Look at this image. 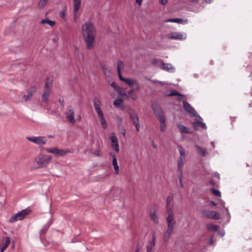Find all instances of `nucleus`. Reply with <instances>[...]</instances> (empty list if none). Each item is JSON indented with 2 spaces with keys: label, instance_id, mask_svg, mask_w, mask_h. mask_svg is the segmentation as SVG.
<instances>
[{
  "label": "nucleus",
  "instance_id": "1",
  "mask_svg": "<svg viewBox=\"0 0 252 252\" xmlns=\"http://www.w3.org/2000/svg\"><path fill=\"white\" fill-rule=\"evenodd\" d=\"M81 32L88 49L94 48L96 35V28L94 23L88 21L81 27Z\"/></svg>",
  "mask_w": 252,
  "mask_h": 252
},
{
  "label": "nucleus",
  "instance_id": "2",
  "mask_svg": "<svg viewBox=\"0 0 252 252\" xmlns=\"http://www.w3.org/2000/svg\"><path fill=\"white\" fill-rule=\"evenodd\" d=\"M168 214L167 218V228L164 233L163 240L164 241H167L171 235L172 234L174 229L175 221L174 220V216L171 208H168L167 210Z\"/></svg>",
  "mask_w": 252,
  "mask_h": 252
},
{
  "label": "nucleus",
  "instance_id": "3",
  "mask_svg": "<svg viewBox=\"0 0 252 252\" xmlns=\"http://www.w3.org/2000/svg\"><path fill=\"white\" fill-rule=\"evenodd\" d=\"M51 156L40 154L34 158V162L37 166L36 168H40L46 167L52 160Z\"/></svg>",
  "mask_w": 252,
  "mask_h": 252
},
{
  "label": "nucleus",
  "instance_id": "4",
  "mask_svg": "<svg viewBox=\"0 0 252 252\" xmlns=\"http://www.w3.org/2000/svg\"><path fill=\"white\" fill-rule=\"evenodd\" d=\"M94 102L95 110L97 114L100 124L103 128L106 129L107 125L103 113L100 108V102L98 99L95 98Z\"/></svg>",
  "mask_w": 252,
  "mask_h": 252
},
{
  "label": "nucleus",
  "instance_id": "5",
  "mask_svg": "<svg viewBox=\"0 0 252 252\" xmlns=\"http://www.w3.org/2000/svg\"><path fill=\"white\" fill-rule=\"evenodd\" d=\"M154 112L160 122V130L162 132H164L166 128V125L165 123V117L163 114V112L160 107H154Z\"/></svg>",
  "mask_w": 252,
  "mask_h": 252
},
{
  "label": "nucleus",
  "instance_id": "6",
  "mask_svg": "<svg viewBox=\"0 0 252 252\" xmlns=\"http://www.w3.org/2000/svg\"><path fill=\"white\" fill-rule=\"evenodd\" d=\"M31 213L30 210L28 209H24L16 214L13 215L9 220V222L13 223L15 221L23 220L27 216Z\"/></svg>",
  "mask_w": 252,
  "mask_h": 252
},
{
  "label": "nucleus",
  "instance_id": "7",
  "mask_svg": "<svg viewBox=\"0 0 252 252\" xmlns=\"http://www.w3.org/2000/svg\"><path fill=\"white\" fill-rule=\"evenodd\" d=\"M120 80L127 85H128L130 89L135 88V90L139 91L140 90V84L135 79L132 78H125L123 77L121 74H120Z\"/></svg>",
  "mask_w": 252,
  "mask_h": 252
},
{
  "label": "nucleus",
  "instance_id": "8",
  "mask_svg": "<svg viewBox=\"0 0 252 252\" xmlns=\"http://www.w3.org/2000/svg\"><path fill=\"white\" fill-rule=\"evenodd\" d=\"M180 157L178 160V167L180 171H182L186 161V154L182 147L178 146Z\"/></svg>",
  "mask_w": 252,
  "mask_h": 252
},
{
  "label": "nucleus",
  "instance_id": "9",
  "mask_svg": "<svg viewBox=\"0 0 252 252\" xmlns=\"http://www.w3.org/2000/svg\"><path fill=\"white\" fill-rule=\"evenodd\" d=\"M166 36L167 38L173 40H182L187 38V35L185 33L177 32L169 33Z\"/></svg>",
  "mask_w": 252,
  "mask_h": 252
},
{
  "label": "nucleus",
  "instance_id": "10",
  "mask_svg": "<svg viewBox=\"0 0 252 252\" xmlns=\"http://www.w3.org/2000/svg\"><path fill=\"white\" fill-rule=\"evenodd\" d=\"M73 15L75 22H77V20L80 16V14L78 10L81 7L82 0H73Z\"/></svg>",
  "mask_w": 252,
  "mask_h": 252
},
{
  "label": "nucleus",
  "instance_id": "11",
  "mask_svg": "<svg viewBox=\"0 0 252 252\" xmlns=\"http://www.w3.org/2000/svg\"><path fill=\"white\" fill-rule=\"evenodd\" d=\"M109 139L110 140L111 147L116 152L118 153L120 151L118 139L116 135L114 132H112L110 134Z\"/></svg>",
  "mask_w": 252,
  "mask_h": 252
},
{
  "label": "nucleus",
  "instance_id": "12",
  "mask_svg": "<svg viewBox=\"0 0 252 252\" xmlns=\"http://www.w3.org/2000/svg\"><path fill=\"white\" fill-rule=\"evenodd\" d=\"M27 139L32 142L34 143H35L38 145H44L46 144L47 140L45 137H42V136H38V137H35V136H32V137H28L27 138Z\"/></svg>",
  "mask_w": 252,
  "mask_h": 252
},
{
  "label": "nucleus",
  "instance_id": "13",
  "mask_svg": "<svg viewBox=\"0 0 252 252\" xmlns=\"http://www.w3.org/2000/svg\"><path fill=\"white\" fill-rule=\"evenodd\" d=\"M204 217L219 220L220 219V214L216 211L206 210L203 212Z\"/></svg>",
  "mask_w": 252,
  "mask_h": 252
},
{
  "label": "nucleus",
  "instance_id": "14",
  "mask_svg": "<svg viewBox=\"0 0 252 252\" xmlns=\"http://www.w3.org/2000/svg\"><path fill=\"white\" fill-rule=\"evenodd\" d=\"M65 117L67 121L74 124L75 123L74 118V112L72 107H69L65 112Z\"/></svg>",
  "mask_w": 252,
  "mask_h": 252
},
{
  "label": "nucleus",
  "instance_id": "15",
  "mask_svg": "<svg viewBox=\"0 0 252 252\" xmlns=\"http://www.w3.org/2000/svg\"><path fill=\"white\" fill-rule=\"evenodd\" d=\"M110 155L112 158V164L114 169L115 174L117 175H119L120 169H119V167L118 164L116 156L113 153H111Z\"/></svg>",
  "mask_w": 252,
  "mask_h": 252
},
{
  "label": "nucleus",
  "instance_id": "16",
  "mask_svg": "<svg viewBox=\"0 0 252 252\" xmlns=\"http://www.w3.org/2000/svg\"><path fill=\"white\" fill-rule=\"evenodd\" d=\"M184 108L190 116H196L194 109L187 102H184Z\"/></svg>",
  "mask_w": 252,
  "mask_h": 252
},
{
  "label": "nucleus",
  "instance_id": "17",
  "mask_svg": "<svg viewBox=\"0 0 252 252\" xmlns=\"http://www.w3.org/2000/svg\"><path fill=\"white\" fill-rule=\"evenodd\" d=\"M10 243V239L9 237H6L3 238L1 241V243L0 245V252H4V251L6 249L8 246L9 245Z\"/></svg>",
  "mask_w": 252,
  "mask_h": 252
},
{
  "label": "nucleus",
  "instance_id": "18",
  "mask_svg": "<svg viewBox=\"0 0 252 252\" xmlns=\"http://www.w3.org/2000/svg\"><path fill=\"white\" fill-rule=\"evenodd\" d=\"M35 88H32V90L28 91L27 92V94H24L22 96V100L24 102H28L31 100L32 94L35 93Z\"/></svg>",
  "mask_w": 252,
  "mask_h": 252
},
{
  "label": "nucleus",
  "instance_id": "19",
  "mask_svg": "<svg viewBox=\"0 0 252 252\" xmlns=\"http://www.w3.org/2000/svg\"><path fill=\"white\" fill-rule=\"evenodd\" d=\"M136 91L135 90V88H131L130 90L127 91V96L129 98L132 99V100H135L137 98V95L136 93H135Z\"/></svg>",
  "mask_w": 252,
  "mask_h": 252
},
{
  "label": "nucleus",
  "instance_id": "20",
  "mask_svg": "<svg viewBox=\"0 0 252 252\" xmlns=\"http://www.w3.org/2000/svg\"><path fill=\"white\" fill-rule=\"evenodd\" d=\"M51 93V91L44 90L41 97L42 103H46L48 102Z\"/></svg>",
  "mask_w": 252,
  "mask_h": 252
},
{
  "label": "nucleus",
  "instance_id": "21",
  "mask_svg": "<svg viewBox=\"0 0 252 252\" xmlns=\"http://www.w3.org/2000/svg\"><path fill=\"white\" fill-rule=\"evenodd\" d=\"M195 148L196 152L197 154H198L202 157H205L207 155V151H206V149L201 148L197 145H195Z\"/></svg>",
  "mask_w": 252,
  "mask_h": 252
},
{
  "label": "nucleus",
  "instance_id": "22",
  "mask_svg": "<svg viewBox=\"0 0 252 252\" xmlns=\"http://www.w3.org/2000/svg\"><path fill=\"white\" fill-rule=\"evenodd\" d=\"M72 152V151L69 149H60L57 148L56 156L58 157H63L64 156L68 153Z\"/></svg>",
  "mask_w": 252,
  "mask_h": 252
},
{
  "label": "nucleus",
  "instance_id": "23",
  "mask_svg": "<svg viewBox=\"0 0 252 252\" xmlns=\"http://www.w3.org/2000/svg\"><path fill=\"white\" fill-rule=\"evenodd\" d=\"M53 83V78L47 79L45 81V87L44 90L52 91Z\"/></svg>",
  "mask_w": 252,
  "mask_h": 252
},
{
  "label": "nucleus",
  "instance_id": "24",
  "mask_svg": "<svg viewBox=\"0 0 252 252\" xmlns=\"http://www.w3.org/2000/svg\"><path fill=\"white\" fill-rule=\"evenodd\" d=\"M123 103H124L123 99H122L121 98L116 99L114 100V101L113 102V104L116 108H121V109H124Z\"/></svg>",
  "mask_w": 252,
  "mask_h": 252
},
{
  "label": "nucleus",
  "instance_id": "25",
  "mask_svg": "<svg viewBox=\"0 0 252 252\" xmlns=\"http://www.w3.org/2000/svg\"><path fill=\"white\" fill-rule=\"evenodd\" d=\"M161 68L168 71H173L174 68L171 64L163 63L161 64Z\"/></svg>",
  "mask_w": 252,
  "mask_h": 252
},
{
  "label": "nucleus",
  "instance_id": "26",
  "mask_svg": "<svg viewBox=\"0 0 252 252\" xmlns=\"http://www.w3.org/2000/svg\"><path fill=\"white\" fill-rule=\"evenodd\" d=\"M40 24H47L49 25L51 27H54L56 24V22L54 21H51L49 19V18H47L44 19H42L40 21Z\"/></svg>",
  "mask_w": 252,
  "mask_h": 252
},
{
  "label": "nucleus",
  "instance_id": "27",
  "mask_svg": "<svg viewBox=\"0 0 252 252\" xmlns=\"http://www.w3.org/2000/svg\"><path fill=\"white\" fill-rule=\"evenodd\" d=\"M193 126L195 129H196L198 126L201 127L202 128L204 129H206L207 126L205 125V124L200 122V121H196L195 122H193Z\"/></svg>",
  "mask_w": 252,
  "mask_h": 252
},
{
  "label": "nucleus",
  "instance_id": "28",
  "mask_svg": "<svg viewBox=\"0 0 252 252\" xmlns=\"http://www.w3.org/2000/svg\"><path fill=\"white\" fill-rule=\"evenodd\" d=\"M124 63L121 61L117 62V71L118 72L119 77L120 78V74H121V71L124 68Z\"/></svg>",
  "mask_w": 252,
  "mask_h": 252
},
{
  "label": "nucleus",
  "instance_id": "29",
  "mask_svg": "<svg viewBox=\"0 0 252 252\" xmlns=\"http://www.w3.org/2000/svg\"><path fill=\"white\" fill-rule=\"evenodd\" d=\"M133 125L135 126L137 131H139L140 129V125L138 117L131 120Z\"/></svg>",
  "mask_w": 252,
  "mask_h": 252
},
{
  "label": "nucleus",
  "instance_id": "30",
  "mask_svg": "<svg viewBox=\"0 0 252 252\" xmlns=\"http://www.w3.org/2000/svg\"><path fill=\"white\" fill-rule=\"evenodd\" d=\"M128 113L129 115V117L131 120L135 119L138 117L137 114L136 112L132 108H129L128 110Z\"/></svg>",
  "mask_w": 252,
  "mask_h": 252
},
{
  "label": "nucleus",
  "instance_id": "31",
  "mask_svg": "<svg viewBox=\"0 0 252 252\" xmlns=\"http://www.w3.org/2000/svg\"><path fill=\"white\" fill-rule=\"evenodd\" d=\"M206 227L208 230L215 232L218 230L219 226L211 223H208L206 224Z\"/></svg>",
  "mask_w": 252,
  "mask_h": 252
},
{
  "label": "nucleus",
  "instance_id": "32",
  "mask_svg": "<svg viewBox=\"0 0 252 252\" xmlns=\"http://www.w3.org/2000/svg\"><path fill=\"white\" fill-rule=\"evenodd\" d=\"M177 126H178V128H179V130L181 132L186 133L189 132V129L181 124H178L177 125Z\"/></svg>",
  "mask_w": 252,
  "mask_h": 252
},
{
  "label": "nucleus",
  "instance_id": "33",
  "mask_svg": "<svg viewBox=\"0 0 252 252\" xmlns=\"http://www.w3.org/2000/svg\"><path fill=\"white\" fill-rule=\"evenodd\" d=\"M173 199V196L172 195H170L167 197L166 199V207L167 209L168 208H172V206L171 205V203Z\"/></svg>",
  "mask_w": 252,
  "mask_h": 252
},
{
  "label": "nucleus",
  "instance_id": "34",
  "mask_svg": "<svg viewBox=\"0 0 252 252\" xmlns=\"http://www.w3.org/2000/svg\"><path fill=\"white\" fill-rule=\"evenodd\" d=\"M49 0H40L38 2V7L39 9H43L48 3Z\"/></svg>",
  "mask_w": 252,
  "mask_h": 252
},
{
  "label": "nucleus",
  "instance_id": "35",
  "mask_svg": "<svg viewBox=\"0 0 252 252\" xmlns=\"http://www.w3.org/2000/svg\"><path fill=\"white\" fill-rule=\"evenodd\" d=\"M155 243L154 242V240H152L150 242L149 245L147 246L146 252H151L152 249L155 246Z\"/></svg>",
  "mask_w": 252,
  "mask_h": 252
},
{
  "label": "nucleus",
  "instance_id": "36",
  "mask_svg": "<svg viewBox=\"0 0 252 252\" xmlns=\"http://www.w3.org/2000/svg\"><path fill=\"white\" fill-rule=\"evenodd\" d=\"M60 16L62 18V19L65 22L66 21V10H62L60 12Z\"/></svg>",
  "mask_w": 252,
  "mask_h": 252
},
{
  "label": "nucleus",
  "instance_id": "37",
  "mask_svg": "<svg viewBox=\"0 0 252 252\" xmlns=\"http://www.w3.org/2000/svg\"><path fill=\"white\" fill-rule=\"evenodd\" d=\"M150 216H151V218L152 220L154 222H155L156 223L158 222V217L155 212L151 213Z\"/></svg>",
  "mask_w": 252,
  "mask_h": 252
},
{
  "label": "nucleus",
  "instance_id": "38",
  "mask_svg": "<svg viewBox=\"0 0 252 252\" xmlns=\"http://www.w3.org/2000/svg\"><path fill=\"white\" fill-rule=\"evenodd\" d=\"M57 148H52L46 149V151L49 153L55 155L56 156Z\"/></svg>",
  "mask_w": 252,
  "mask_h": 252
},
{
  "label": "nucleus",
  "instance_id": "39",
  "mask_svg": "<svg viewBox=\"0 0 252 252\" xmlns=\"http://www.w3.org/2000/svg\"><path fill=\"white\" fill-rule=\"evenodd\" d=\"M109 84L115 90H120V87L118 86L115 82L110 81Z\"/></svg>",
  "mask_w": 252,
  "mask_h": 252
},
{
  "label": "nucleus",
  "instance_id": "40",
  "mask_svg": "<svg viewBox=\"0 0 252 252\" xmlns=\"http://www.w3.org/2000/svg\"><path fill=\"white\" fill-rule=\"evenodd\" d=\"M116 91V92H117L119 93V94L121 96H127V93H126V92H125L123 90L122 88H121L120 87V90H117Z\"/></svg>",
  "mask_w": 252,
  "mask_h": 252
},
{
  "label": "nucleus",
  "instance_id": "41",
  "mask_svg": "<svg viewBox=\"0 0 252 252\" xmlns=\"http://www.w3.org/2000/svg\"><path fill=\"white\" fill-rule=\"evenodd\" d=\"M211 190L212 192L213 193V194H214L215 195L218 196H220L221 193L219 190H218L216 189H215L214 188L211 189Z\"/></svg>",
  "mask_w": 252,
  "mask_h": 252
},
{
  "label": "nucleus",
  "instance_id": "42",
  "mask_svg": "<svg viewBox=\"0 0 252 252\" xmlns=\"http://www.w3.org/2000/svg\"><path fill=\"white\" fill-rule=\"evenodd\" d=\"M175 23L185 24L188 23L187 20H183L180 18H175Z\"/></svg>",
  "mask_w": 252,
  "mask_h": 252
},
{
  "label": "nucleus",
  "instance_id": "43",
  "mask_svg": "<svg viewBox=\"0 0 252 252\" xmlns=\"http://www.w3.org/2000/svg\"><path fill=\"white\" fill-rule=\"evenodd\" d=\"M178 92L176 91L173 90L171 92V93L167 94L168 96H174V95H178Z\"/></svg>",
  "mask_w": 252,
  "mask_h": 252
},
{
  "label": "nucleus",
  "instance_id": "44",
  "mask_svg": "<svg viewBox=\"0 0 252 252\" xmlns=\"http://www.w3.org/2000/svg\"><path fill=\"white\" fill-rule=\"evenodd\" d=\"M159 3L162 5H165L168 2L169 0H158Z\"/></svg>",
  "mask_w": 252,
  "mask_h": 252
},
{
  "label": "nucleus",
  "instance_id": "45",
  "mask_svg": "<svg viewBox=\"0 0 252 252\" xmlns=\"http://www.w3.org/2000/svg\"><path fill=\"white\" fill-rule=\"evenodd\" d=\"M136 0V3L138 6H141L143 0Z\"/></svg>",
  "mask_w": 252,
  "mask_h": 252
},
{
  "label": "nucleus",
  "instance_id": "46",
  "mask_svg": "<svg viewBox=\"0 0 252 252\" xmlns=\"http://www.w3.org/2000/svg\"><path fill=\"white\" fill-rule=\"evenodd\" d=\"M165 22H166V23H167V22H174L175 23V19H169L166 20L165 21Z\"/></svg>",
  "mask_w": 252,
  "mask_h": 252
},
{
  "label": "nucleus",
  "instance_id": "47",
  "mask_svg": "<svg viewBox=\"0 0 252 252\" xmlns=\"http://www.w3.org/2000/svg\"><path fill=\"white\" fill-rule=\"evenodd\" d=\"M94 154L96 156H99L100 155V152L99 151H94Z\"/></svg>",
  "mask_w": 252,
  "mask_h": 252
},
{
  "label": "nucleus",
  "instance_id": "48",
  "mask_svg": "<svg viewBox=\"0 0 252 252\" xmlns=\"http://www.w3.org/2000/svg\"><path fill=\"white\" fill-rule=\"evenodd\" d=\"M224 231H221L219 233V234L221 236L223 237L224 235Z\"/></svg>",
  "mask_w": 252,
  "mask_h": 252
},
{
  "label": "nucleus",
  "instance_id": "49",
  "mask_svg": "<svg viewBox=\"0 0 252 252\" xmlns=\"http://www.w3.org/2000/svg\"><path fill=\"white\" fill-rule=\"evenodd\" d=\"M209 205L210 206H215V205H216V203L214 201H211L210 202Z\"/></svg>",
  "mask_w": 252,
  "mask_h": 252
},
{
  "label": "nucleus",
  "instance_id": "50",
  "mask_svg": "<svg viewBox=\"0 0 252 252\" xmlns=\"http://www.w3.org/2000/svg\"><path fill=\"white\" fill-rule=\"evenodd\" d=\"M209 245H213L214 244V241L213 239H211L209 242Z\"/></svg>",
  "mask_w": 252,
  "mask_h": 252
},
{
  "label": "nucleus",
  "instance_id": "51",
  "mask_svg": "<svg viewBox=\"0 0 252 252\" xmlns=\"http://www.w3.org/2000/svg\"><path fill=\"white\" fill-rule=\"evenodd\" d=\"M214 176L215 177H217V178H220V175H219V174L218 173H215V174H214Z\"/></svg>",
  "mask_w": 252,
  "mask_h": 252
},
{
  "label": "nucleus",
  "instance_id": "52",
  "mask_svg": "<svg viewBox=\"0 0 252 252\" xmlns=\"http://www.w3.org/2000/svg\"><path fill=\"white\" fill-rule=\"evenodd\" d=\"M191 1L193 3H197L198 1V0H191Z\"/></svg>",
  "mask_w": 252,
  "mask_h": 252
},
{
  "label": "nucleus",
  "instance_id": "53",
  "mask_svg": "<svg viewBox=\"0 0 252 252\" xmlns=\"http://www.w3.org/2000/svg\"><path fill=\"white\" fill-rule=\"evenodd\" d=\"M14 246H15L14 242H13L12 244V246H11L12 248L14 249Z\"/></svg>",
  "mask_w": 252,
  "mask_h": 252
},
{
  "label": "nucleus",
  "instance_id": "54",
  "mask_svg": "<svg viewBox=\"0 0 252 252\" xmlns=\"http://www.w3.org/2000/svg\"><path fill=\"white\" fill-rule=\"evenodd\" d=\"M139 251H140L139 249V248H137L136 249V250H135V252H139Z\"/></svg>",
  "mask_w": 252,
  "mask_h": 252
},
{
  "label": "nucleus",
  "instance_id": "55",
  "mask_svg": "<svg viewBox=\"0 0 252 252\" xmlns=\"http://www.w3.org/2000/svg\"><path fill=\"white\" fill-rule=\"evenodd\" d=\"M205 1H206L207 2H210L212 0H204Z\"/></svg>",
  "mask_w": 252,
  "mask_h": 252
},
{
  "label": "nucleus",
  "instance_id": "56",
  "mask_svg": "<svg viewBox=\"0 0 252 252\" xmlns=\"http://www.w3.org/2000/svg\"><path fill=\"white\" fill-rule=\"evenodd\" d=\"M211 144H212V146H213V148H215L214 143L213 142H211Z\"/></svg>",
  "mask_w": 252,
  "mask_h": 252
},
{
  "label": "nucleus",
  "instance_id": "57",
  "mask_svg": "<svg viewBox=\"0 0 252 252\" xmlns=\"http://www.w3.org/2000/svg\"><path fill=\"white\" fill-rule=\"evenodd\" d=\"M123 134L124 136H125V135H126V132H123Z\"/></svg>",
  "mask_w": 252,
  "mask_h": 252
},
{
  "label": "nucleus",
  "instance_id": "58",
  "mask_svg": "<svg viewBox=\"0 0 252 252\" xmlns=\"http://www.w3.org/2000/svg\"><path fill=\"white\" fill-rule=\"evenodd\" d=\"M79 120H81V117H79Z\"/></svg>",
  "mask_w": 252,
  "mask_h": 252
},
{
  "label": "nucleus",
  "instance_id": "59",
  "mask_svg": "<svg viewBox=\"0 0 252 252\" xmlns=\"http://www.w3.org/2000/svg\"><path fill=\"white\" fill-rule=\"evenodd\" d=\"M180 181L181 183H182V180L181 179L180 180Z\"/></svg>",
  "mask_w": 252,
  "mask_h": 252
}]
</instances>
